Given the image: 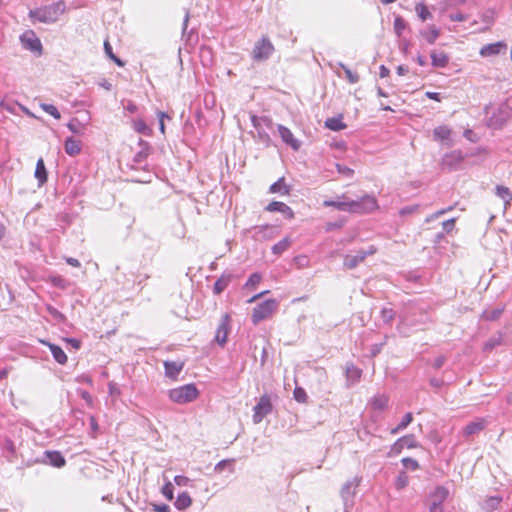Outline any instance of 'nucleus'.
I'll list each match as a JSON object with an SVG mask.
<instances>
[{"label":"nucleus","mask_w":512,"mask_h":512,"mask_svg":"<svg viewBox=\"0 0 512 512\" xmlns=\"http://www.w3.org/2000/svg\"><path fill=\"white\" fill-rule=\"evenodd\" d=\"M274 52V46L270 39L266 36H263L259 41H257L252 50V59L256 62L266 61L270 58V56Z\"/></svg>","instance_id":"423d86ee"},{"label":"nucleus","mask_w":512,"mask_h":512,"mask_svg":"<svg viewBox=\"0 0 512 512\" xmlns=\"http://www.w3.org/2000/svg\"><path fill=\"white\" fill-rule=\"evenodd\" d=\"M232 281V275L231 274H222L214 283L213 286V293L215 295L221 294L230 284Z\"/></svg>","instance_id":"393cba45"},{"label":"nucleus","mask_w":512,"mask_h":512,"mask_svg":"<svg viewBox=\"0 0 512 512\" xmlns=\"http://www.w3.org/2000/svg\"><path fill=\"white\" fill-rule=\"evenodd\" d=\"M371 405H372V408L375 410H383L388 405V397H386L385 395L375 396L372 399Z\"/></svg>","instance_id":"f704fd0d"},{"label":"nucleus","mask_w":512,"mask_h":512,"mask_svg":"<svg viewBox=\"0 0 512 512\" xmlns=\"http://www.w3.org/2000/svg\"><path fill=\"white\" fill-rule=\"evenodd\" d=\"M41 108L46 113H48L49 115L54 117L55 119H60L61 118L60 112L58 111V109L54 105H52V104H41Z\"/></svg>","instance_id":"c03bdc74"},{"label":"nucleus","mask_w":512,"mask_h":512,"mask_svg":"<svg viewBox=\"0 0 512 512\" xmlns=\"http://www.w3.org/2000/svg\"><path fill=\"white\" fill-rule=\"evenodd\" d=\"M467 18H468L467 15L460 13V12L449 14V19L453 22H462V21L467 20Z\"/></svg>","instance_id":"680f3d73"},{"label":"nucleus","mask_w":512,"mask_h":512,"mask_svg":"<svg viewBox=\"0 0 512 512\" xmlns=\"http://www.w3.org/2000/svg\"><path fill=\"white\" fill-rule=\"evenodd\" d=\"M294 399L299 403H305L307 401L306 391L301 387H296L293 392Z\"/></svg>","instance_id":"49530a36"},{"label":"nucleus","mask_w":512,"mask_h":512,"mask_svg":"<svg viewBox=\"0 0 512 512\" xmlns=\"http://www.w3.org/2000/svg\"><path fill=\"white\" fill-rule=\"evenodd\" d=\"M191 504H192V499H191L189 493L186 491L180 493L177 496L176 501L174 502L175 507L180 511L187 509L188 507L191 506Z\"/></svg>","instance_id":"bb28decb"},{"label":"nucleus","mask_w":512,"mask_h":512,"mask_svg":"<svg viewBox=\"0 0 512 512\" xmlns=\"http://www.w3.org/2000/svg\"><path fill=\"white\" fill-rule=\"evenodd\" d=\"M3 457L9 462L14 463L17 459V450L15 443L8 437H5L1 443Z\"/></svg>","instance_id":"dca6fc26"},{"label":"nucleus","mask_w":512,"mask_h":512,"mask_svg":"<svg viewBox=\"0 0 512 512\" xmlns=\"http://www.w3.org/2000/svg\"><path fill=\"white\" fill-rule=\"evenodd\" d=\"M290 245L291 240L288 237H285L273 245L272 252L276 255H280L285 252L290 247Z\"/></svg>","instance_id":"2f4dec72"},{"label":"nucleus","mask_w":512,"mask_h":512,"mask_svg":"<svg viewBox=\"0 0 512 512\" xmlns=\"http://www.w3.org/2000/svg\"><path fill=\"white\" fill-rule=\"evenodd\" d=\"M375 253V249L370 248V250H359L354 255H346L344 258V266L347 269H354L357 267L361 262L364 261V259L368 255H372Z\"/></svg>","instance_id":"ddd939ff"},{"label":"nucleus","mask_w":512,"mask_h":512,"mask_svg":"<svg viewBox=\"0 0 512 512\" xmlns=\"http://www.w3.org/2000/svg\"><path fill=\"white\" fill-rule=\"evenodd\" d=\"M153 510L155 512H171V509L167 504L154 505Z\"/></svg>","instance_id":"774afa93"},{"label":"nucleus","mask_w":512,"mask_h":512,"mask_svg":"<svg viewBox=\"0 0 512 512\" xmlns=\"http://www.w3.org/2000/svg\"><path fill=\"white\" fill-rule=\"evenodd\" d=\"M413 421L412 413L408 412L404 415L400 423L393 429H391L390 433L395 435L400 431L404 430L411 422Z\"/></svg>","instance_id":"7c9ffc66"},{"label":"nucleus","mask_w":512,"mask_h":512,"mask_svg":"<svg viewBox=\"0 0 512 512\" xmlns=\"http://www.w3.org/2000/svg\"><path fill=\"white\" fill-rule=\"evenodd\" d=\"M81 399H83L89 406L93 404V398L91 394L86 390H81L79 393Z\"/></svg>","instance_id":"69168bd1"},{"label":"nucleus","mask_w":512,"mask_h":512,"mask_svg":"<svg viewBox=\"0 0 512 512\" xmlns=\"http://www.w3.org/2000/svg\"><path fill=\"white\" fill-rule=\"evenodd\" d=\"M496 193L506 203H509L512 200V193L510 192V190L507 187L497 186Z\"/></svg>","instance_id":"58836bf2"},{"label":"nucleus","mask_w":512,"mask_h":512,"mask_svg":"<svg viewBox=\"0 0 512 512\" xmlns=\"http://www.w3.org/2000/svg\"><path fill=\"white\" fill-rule=\"evenodd\" d=\"M230 322L231 316L228 313H225L224 315H222L221 321L216 330L215 341L222 347L227 342V337L230 330Z\"/></svg>","instance_id":"9b49d317"},{"label":"nucleus","mask_w":512,"mask_h":512,"mask_svg":"<svg viewBox=\"0 0 512 512\" xmlns=\"http://www.w3.org/2000/svg\"><path fill=\"white\" fill-rule=\"evenodd\" d=\"M455 227V218H451L442 222L443 231L450 233Z\"/></svg>","instance_id":"bf43d9fd"},{"label":"nucleus","mask_w":512,"mask_h":512,"mask_svg":"<svg viewBox=\"0 0 512 512\" xmlns=\"http://www.w3.org/2000/svg\"><path fill=\"white\" fill-rule=\"evenodd\" d=\"M450 210H452V207L438 210L435 213L431 214L430 216L426 217L425 222L429 223L435 219H438L439 217H441L442 215H444L445 213H447Z\"/></svg>","instance_id":"4d7b16f0"},{"label":"nucleus","mask_w":512,"mask_h":512,"mask_svg":"<svg viewBox=\"0 0 512 512\" xmlns=\"http://www.w3.org/2000/svg\"><path fill=\"white\" fill-rule=\"evenodd\" d=\"M408 485V476L406 475L405 472H401L396 481H395V487L398 489V490H402L404 489L406 486Z\"/></svg>","instance_id":"09e8293b"},{"label":"nucleus","mask_w":512,"mask_h":512,"mask_svg":"<svg viewBox=\"0 0 512 512\" xmlns=\"http://www.w3.org/2000/svg\"><path fill=\"white\" fill-rule=\"evenodd\" d=\"M277 130H278L279 136L281 137L282 141L287 146H289L294 151H298L300 149L301 141L294 137L292 131L288 127H286L282 124H278Z\"/></svg>","instance_id":"f8f14e48"},{"label":"nucleus","mask_w":512,"mask_h":512,"mask_svg":"<svg viewBox=\"0 0 512 512\" xmlns=\"http://www.w3.org/2000/svg\"><path fill=\"white\" fill-rule=\"evenodd\" d=\"M139 145L142 147V149L135 154L133 158V161L135 163H142L148 157V143L143 140H140Z\"/></svg>","instance_id":"c756f323"},{"label":"nucleus","mask_w":512,"mask_h":512,"mask_svg":"<svg viewBox=\"0 0 512 512\" xmlns=\"http://www.w3.org/2000/svg\"><path fill=\"white\" fill-rule=\"evenodd\" d=\"M449 491L444 486H438L430 494L429 512H443V502L447 499Z\"/></svg>","instance_id":"1a4fd4ad"},{"label":"nucleus","mask_w":512,"mask_h":512,"mask_svg":"<svg viewBox=\"0 0 512 512\" xmlns=\"http://www.w3.org/2000/svg\"><path fill=\"white\" fill-rule=\"evenodd\" d=\"M41 342L44 345L49 347V349L53 355V358L55 359V361L57 363L63 365L67 362V355L65 354V352L63 351V349L60 346L50 343L48 341H41Z\"/></svg>","instance_id":"aec40b11"},{"label":"nucleus","mask_w":512,"mask_h":512,"mask_svg":"<svg viewBox=\"0 0 512 512\" xmlns=\"http://www.w3.org/2000/svg\"><path fill=\"white\" fill-rule=\"evenodd\" d=\"M45 456L48 463L53 467L61 468L66 464L65 458L59 451H46Z\"/></svg>","instance_id":"4be33fe9"},{"label":"nucleus","mask_w":512,"mask_h":512,"mask_svg":"<svg viewBox=\"0 0 512 512\" xmlns=\"http://www.w3.org/2000/svg\"><path fill=\"white\" fill-rule=\"evenodd\" d=\"M269 191L271 193H281L282 195H285V194H288L289 193V189L288 187L285 185L284 183V179L281 178L279 179L278 181L274 182L270 188H269Z\"/></svg>","instance_id":"72a5a7b5"},{"label":"nucleus","mask_w":512,"mask_h":512,"mask_svg":"<svg viewBox=\"0 0 512 512\" xmlns=\"http://www.w3.org/2000/svg\"><path fill=\"white\" fill-rule=\"evenodd\" d=\"M20 41L25 49L37 52L39 55L42 54L43 47L41 41L32 30L25 31L20 36Z\"/></svg>","instance_id":"9d476101"},{"label":"nucleus","mask_w":512,"mask_h":512,"mask_svg":"<svg viewBox=\"0 0 512 512\" xmlns=\"http://www.w3.org/2000/svg\"><path fill=\"white\" fill-rule=\"evenodd\" d=\"M273 406L271 397L268 394H264L259 398L258 403L253 408V422L259 424L265 416L272 412Z\"/></svg>","instance_id":"6e6552de"},{"label":"nucleus","mask_w":512,"mask_h":512,"mask_svg":"<svg viewBox=\"0 0 512 512\" xmlns=\"http://www.w3.org/2000/svg\"><path fill=\"white\" fill-rule=\"evenodd\" d=\"M419 34L428 44L432 45L440 36V29L435 25H429L427 28L420 30Z\"/></svg>","instance_id":"a211bd4d"},{"label":"nucleus","mask_w":512,"mask_h":512,"mask_svg":"<svg viewBox=\"0 0 512 512\" xmlns=\"http://www.w3.org/2000/svg\"><path fill=\"white\" fill-rule=\"evenodd\" d=\"M66 11V3L59 0L50 5L36 8L30 11V17L42 23H54Z\"/></svg>","instance_id":"f03ea898"},{"label":"nucleus","mask_w":512,"mask_h":512,"mask_svg":"<svg viewBox=\"0 0 512 512\" xmlns=\"http://www.w3.org/2000/svg\"><path fill=\"white\" fill-rule=\"evenodd\" d=\"M174 482L178 486H187L190 482V479L184 475H176L174 477Z\"/></svg>","instance_id":"0e129e2a"},{"label":"nucleus","mask_w":512,"mask_h":512,"mask_svg":"<svg viewBox=\"0 0 512 512\" xmlns=\"http://www.w3.org/2000/svg\"><path fill=\"white\" fill-rule=\"evenodd\" d=\"M325 127L332 131H340L346 128V125L343 123L342 116L340 115L338 117H331L326 119Z\"/></svg>","instance_id":"c85d7f7f"},{"label":"nucleus","mask_w":512,"mask_h":512,"mask_svg":"<svg viewBox=\"0 0 512 512\" xmlns=\"http://www.w3.org/2000/svg\"><path fill=\"white\" fill-rule=\"evenodd\" d=\"M68 129L74 134H80L81 123L77 119L71 120L67 124Z\"/></svg>","instance_id":"13d9d810"},{"label":"nucleus","mask_w":512,"mask_h":512,"mask_svg":"<svg viewBox=\"0 0 512 512\" xmlns=\"http://www.w3.org/2000/svg\"><path fill=\"white\" fill-rule=\"evenodd\" d=\"M168 396L171 401L177 404H186L197 398L198 390L194 384H186L174 389H170Z\"/></svg>","instance_id":"7ed1b4c3"},{"label":"nucleus","mask_w":512,"mask_h":512,"mask_svg":"<svg viewBox=\"0 0 512 512\" xmlns=\"http://www.w3.org/2000/svg\"><path fill=\"white\" fill-rule=\"evenodd\" d=\"M323 205L325 207H334L340 211H349L353 213H370L378 208L376 198L371 195H365L359 200L352 201L325 200Z\"/></svg>","instance_id":"f257e3e1"},{"label":"nucleus","mask_w":512,"mask_h":512,"mask_svg":"<svg viewBox=\"0 0 512 512\" xmlns=\"http://www.w3.org/2000/svg\"><path fill=\"white\" fill-rule=\"evenodd\" d=\"M503 312V308H495L484 312L483 316L486 320H497Z\"/></svg>","instance_id":"37998d69"},{"label":"nucleus","mask_w":512,"mask_h":512,"mask_svg":"<svg viewBox=\"0 0 512 512\" xmlns=\"http://www.w3.org/2000/svg\"><path fill=\"white\" fill-rule=\"evenodd\" d=\"M486 427V421L483 418H478L470 423H468L464 429L463 434L466 437H470L472 435L480 433Z\"/></svg>","instance_id":"f3484780"},{"label":"nucleus","mask_w":512,"mask_h":512,"mask_svg":"<svg viewBox=\"0 0 512 512\" xmlns=\"http://www.w3.org/2000/svg\"><path fill=\"white\" fill-rule=\"evenodd\" d=\"M64 149L69 156H76L81 152V142L73 137H68L65 140Z\"/></svg>","instance_id":"a878e982"},{"label":"nucleus","mask_w":512,"mask_h":512,"mask_svg":"<svg viewBox=\"0 0 512 512\" xmlns=\"http://www.w3.org/2000/svg\"><path fill=\"white\" fill-rule=\"evenodd\" d=\"M261 279H262V277L259 273H253L248 278V280L245 284V287H255L256 285H258L260 283Z\"/></svg>","instance_id":"5fc2aeb1"},{"label":"nucleus","mask_w":512,"mask_h":512,"mask_svg":"<svg viewBox=\"0 0 512 512\" xmlns=\"http://www.w3.org/2000/svg\"><path fill=\"white\" fill-rule=\"evenodd\" d=\"M336 170L338 173L344 175L345 177L351 178L354 175V170L342 165V164H336Z\"/></svg>","instance_id":"864d4df0"},{"label":"nucleus","mask_w":512,"mask_h":512,"mask_svg":"<svg viewBox=\"0 0 512 512\" xmlns=\"http://www.w3.org/2000/svg\"><path fill=\"white\" fill-rule=\"evenodd\" d=\"M257 135L260 142L264 143L266 146L270 145L271 138L269 134L263 129V127L257 129Z\"/></svg>","instance_id":"603ef678"},{"label":"nucleus","mask_w":512,"mask_h":512,"mask_svg":"<svg viewBox=\"0 0 512 512\" xmlns=\"http://www.w3.org/2000/svg\"><path fill=\"white\" fill-rule=\"evenodd\" d=\"M362 481L361 477L355 476L354 478L346 481L340 490V495L344 503V507L347 509L348 507L353 505V499L356 495V491L358 486Z\"/></svg>","instance_id":"0eeeda50"},{"label":"nucleus","mask_w":512,"mask_h":512,"mask_svg":"<svg viewBox=\"0 0 512 512\" xmlns=\"http://www.w3.org/2000/svg\"><path fill=\"white\" fill-rule=\"evenodd\" d=\"M404 446L402 445V443L400 442V439H398L391 447V450L389 452V455L390 456H393V455H398L402 452Z\"/></svg>","instance_id":"052dcab7"},{"label":"nucleus","mask_w":512,"mask_h":512,"mask_svg":"<svg viewBox=\"0 0 512 512\" xmlns=\"http://www.w3.org/2000/svg\"><path fill=\"white\" fill-rule=\"evenodd\" d=\"M430 57H431V64L435 68H444L449 63V57L444 52L432 51Z\"/></svg>","instance_id":"b1692460"},{"label":"nucleus","mask_w":512,"mask_h":512,"mask_svg":"<svg viewBox=\"0 0 512 512\" xmlns=\"http://www.w3.org/2000/svg\"><path fill=\"white\" fill-rule=\"evenodd\" d=\"M512 116L508 103H501L488 119V126L494 129L503 127Z\"/></svg>","instance_id":"39448f33"},{"label":"nucleus","mask_w":512,"mask_h":512,"mask_svg":"<svg viewBox=\"0 0 512 512\" xmlns=\"http://www.w3.org/2000/svg\"><path fill=\"white\" fill-rule=\"evenodd\" d=\"M463 161V155L460 151H452L444 155L442 166L449 171L456 170L458 165Z\"/></svg>","instance_id":"4468645a"},{"label":"nucleus","mask_w":512,"mask_h":512,"mask_svg":"<svg viewBox=\"0 0 512 512\" xmlns=\"http://www.w3.org/2000/svg\"><path fill=\"white\" fill-rule=\"evenodd\" d=\"M399 439L402 445L407 448H415L418 445L417 440L413 434L405 435Z\"/></svg>","instance_id":"ea45409f"},{"label":"nucleus","mask_w":512,"mask_h":512,"mask_svg":"<svg viewBox=\"0 0 512 512\" xmlns=\"http://www.w3.org/2000/svg\"><path fill=\"white\" fill-rule=\"evenodd\" d=\"M265 209L269 212H280L287 215L289 218H292L294 215L292 209L287 204L280 201H272Z\"/></svg>","instance_id":"6ab92c4d"},{"label":"nucleus","mask_w":512,"mask_h":512,"mask_svg":"<svg viewBox=\"0 0 512 512\" xmlns=\"http://www.w3.org/2000/svg\"><path fill=\"white\" fill-rule=\"evenodd\" d=\"M35 177L40 185L47 181V171L42 158H39L36 163Z\"/></svg>","instance_id":"cd10ccee"},{"label":"nucleus","mask_w":512,"mask_h":512,"mask_svg":"<svg viewBox=\"0 0 512 512\" xmlns=\"http://www.w3.org/2000/svg\"><path fill=\"white\" fill-rule=\"evenodd\" d=\"M278 308V301L275 299L265 300L253 309L251 320L254 325H257L262 320L270 317Z\"/></svg>","instance_id":"20e7f679"},{"label":"nucleus","mask_w":512,"mask_h":512,"mask_svg":"<svg viewBox=\"0 0 512 512\" xmlns=\"http://www.w3.org/2000/svg\"><path fill=\"white\" fill-rule=\"evenodd\" d=\"M345 375H346L348 385L350 386V385H354L355 383H357L360 380L362 371L355 365L348 364L345 369Z\"/></svg>","instance_id":"412c9836"},{"label":"nucleus","mask_w":512,"mask_h":512,"mask_svg":"<svg viewBox=\"0 0 512 512\" xmlns=\"http://www.w3.org/2000/svg\"><path fill=\"white\" fill-rule=\"evenodd\" d=\"M183 363L175 361L164 362L165 375L169 378L175 379L183 369Z\"/></svg>","instance_id":"5701e85b"},{"label":"nucleus","mask_w":512,"mask_h":512,"mask_svg":"<svg viewBox=\"0 0 512 512\" xmlns=\"http://www.w3.org/2000/svg\"><path fill=\"white\" fill-rule=\"evenodd\" d=\"M339 67H341L345 73L346 79L349 83L355 84L359 81L360 77L356 72H353L350 68H348L345 64L339 63Z\"/></svg>","instance_id":"c9c22d12"},{"label":"nucleus","mask_w":512,"mask_h":512,"mask_svg":"<svg viewBox=\"0 0 512 512\" xmlns=\"http://www.w3.org/2000/svg\"><path fill=\"white\" fill-rule=\"evenodd\" d=\"M161 492L163 496L169 501H171L174 498V487L170 481H167L163 485Z\"/></svg>","instance_id":"79ce46f5"},{"label":"nucleus","mask_w":512,"mask_h":512,"mask_svg":"<svg viewBox=\"0 0 512 512\" xmlns=\"http://www.w3.org/2000/svg\"><path fill=\"white\" fill-rule=\"evenodd\" d=\"M234 462L233 459H224V460H221L219 461L215 467H214V471L215 472H222L227 466H232V463Z\"/></svg>","instance_id":"6e6d98bb"},{"label":"nucleus","mask_w":512,"mask_h":512,"mask_svg":"<svg viewBox=\"0 0 512 512\" xmlns=\"http://www.w3.org/2000/svg\"><path fill=\"white\" fill-rule=\"evenodd\" d=\"M507 50V44L504 41H498L495 43L487 44L480 49V55L482 57H491L500 53H505Z\"/></svg>","instance_id":"2eb2a0df"},{"label":"nucleus","mask_w":512,"mask_h":512,"mask_svg":"<svg viewBox=\"0 0 512 512\" xmlns=\"http://www.w3.org/2000/svg\"><path fill=\"white\" fill-rule=\"evenodd\" d=\"M501 502V498L500 497H491L487 500V507L491 508V509H495L497 508V506L500 504Z\"/></svg>","instance_id":"338daca9"},{"label":"nucleus","mask_w":512,"mask_h":512,"mask_svg":"<svg viewBox=\"0 0 512 512\" xmlns=\"http://www.w3.org/2000/svg\"><path fill=\"white\" fill-rule=\"evenodd\" d=\"M133 127H134L135 131L140 133V134H143V135H150L151 134V129L141 119L134 120Z\"/></svg>","instance_id":"4c0bfd02"},{"label":"nucleus","mask_w":512,"mask_h":512,"mask_svg":"<svg viewBox=\"0 0 512 512\" xmlns=\"http://www.w3.org/2000/svg\"><path fill=\"white\" fill-rule=\"evenodd\" d=\"M415 11L417 13V16L422 20L426 21L428 19L432 18V14L429 11L428 7L424 3H418L415 6Z\"/></svg>","instance_id":"473e14b6"},{"label":"nucleus","mask_w":512,"mask_h":512,"mask_svg":"<svg viewBox=\"0 0 512 512\" xmlns=\"http://www.w3.org/2000/svg\"><path fill=\"white\" fill-rule=\"evenodd\" d=\"M47 310L49 311L50 315L55 318L56 320L58 321H64L65 320V316L59 312L56 308H53V307H48Z\"/></svg>","instance_id":"e2e57ef3"},{"label":"nucleus","mask_w":512,"mask_h":512,"mask_svg":"<svg viewBox=\"0 0 512 512\" xmlns=\"http://www.w3.org/2000/svg\"><path fill=\"white\" fill-rule=\"evenodd\" d=\"M451 130L446 126L436 127L433 131L434 137L439 140H447L450 137Z\"/></svg>","instance_id":"e433bc0d"},{"label":"nucleus","mask_w":512,"mask_h":512,"mask_svg":"<svg viewBox=\"0 0 512 512\" xmlns=\"http://www.w3.org/2000/svg\"><path fill=\"white\" fill-rule=\"evenodd\" d=\"M395 317V312L391 308H383L381 310V319L384 323H391Z\"/></svg>","instance_id":"de8ad7c7"},{"label":"nucleus","mask_w":512,"mask_h":512,"mask_svg":"<svg viewBox=\"0 0 512 512\" xmlns=\"http://www.w3.org/2000/svg\"><path fill=\"white\" fill-rule=\"evenodd\" d=\"M418 210H419V205H417V204L408 205V206L401 208L399 210V214L402 217H406L408 215H412V214L416 213Z\"/></svg>","instance_id":"3c124183"},{"label":"nucleus","mask_w":512,"mask_h":512,"mask_svg":"<svg viewBox=\"0 0 512 512\" xmlns=\"http://www.w3.org/2000/svg\"><path fill=\"white\" fill-rule=\"evenodd\" d=\"M406 27H407L406 21L402 17L397 16L394 20L395 33L398 36H401L403 31L406 29Z\"/></svg>","instance_id":"a19ab883"},{"label":"nucleus","mask_w":512,"mask_h":512,"mask_svg":"<svg viewBox=\"0 0 512 512\" xmlns=\"http://www.w3.org/2000/svg\"><path fill=\"white\" fill-rule=\"evenodd\" d=\"M502 342V337L499 335L498 337H492L490 338L484 345L485 351H491L495 347L499 346Z\"/></svg>","instance_id":"a18cd8bd"},{"label":"nucleus","mask_w":512,"mask_h":512,"mask_svg":"<svg viewBox=\"0 0 512 512\" xmlns=\"http://www.w3.org/2000/svg\"><path fill=\"white\" fill-rule=\"evenodd\" d=\"M401 462L406 469L415 471L419 468V464H418L417 460H415L413 458L406 457V458H403L401 460Z\"/></svg>","instance_id":"8fccbe9b"}]
</instances>
